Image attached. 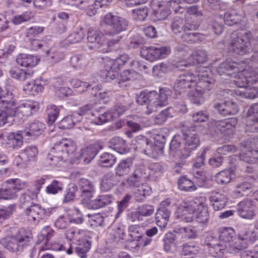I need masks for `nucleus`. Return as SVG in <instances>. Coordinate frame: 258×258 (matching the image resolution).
I'll use <instances>...</instances> for the list:
<instances>
[{
    "label": "nucleus",
    "instance_id": "09e8293b",
    "mask_svg": "<svg viewBox=\"0 0 258 258\" xmlns=\"http://www.w3.org/2000/svg\"><path fill=\"white\" fill-rule=\"evenodd\" d=\"M236 94L243 98L253 99L258 97V89L246 86L242 90L237 91Z\"/></svg>",
    "mask_w": 258,
    "mask_h": 258
},
{
    "label": "nucleus",
    "instance_id": "4d7b16f0",
    "mask_svg": "<svg viewBox=\"0 0 258 258\" xmlns=\"http://www.w3.org/2000/svg\"><path fill=\"white\" fill-rule=\"evenodd\" d=\"M163 241L164 249L166 252H168L175 244L176 235L173 233L168 232L165 234Z\"/></svg>",
    "mask_w": 258,
    "mask_h": 258
},
{
    "label": "nucleus",
    "instance_id": "4c0bfd02",
    "mask_svg": "<svg viewBox=\"0 0 258 258\" xmlns=\"http://www.w3.org/2000/svg\"><path fill=\"white\" fill-rule=\"evenodd\" d=\"M91 245V242L87 239L78 240L76 252L81 258H86L87 253L90 250Z\"/></svg>",
    "mask_w": 258,
    "mask_h": 258
},
{
    "label": "nucleus",
    "instance_id": "5701e85b",
    "mask_svg": "<svg viewBox=\"0 0 258 258\" xmlns=\"http://www.w3.org/2000/svg\"><path fill=\"white\" fill-rule=\"evenodd\" d=\"M165 205H169L168 202H162L161 206L158 209L156 215L155 220L157 224L160 227H165L169 221L170 216V211L165 207Z\"/></svg>",
    "mask_w": 258,
    "mask_h": 258
},
{
    "label": "nucleus",
    "instance_id": "2f4dec72",
    "mask_svg": "<svg viewBox=\"0 0 258 258\" xmlns=\"http://www.w3.org/2000/svg\"><path fill=\"white\" fill-rule=\"evenodd\" d=\"M243 18L242 13L235 9H230L225 12L224 20L225 24L228 26H232L241 21Z\"/></svg>",
    "mask_w": 258,
    "mask_h": 258
},
{
    "label": "nucleus",
    "instance_id": "ddd939ff",
    "mask_svg": "<svg viewBox=\"0 0 258 258\" xmlns=\"http://www.w3.org/2000/svg\"><path fill=\"white\" fill-rule=\"evenodd\" d=\"M169 53V49L165 46L144 47L141 51V56L150 61L165 58Z\"/></svg>",
    "mask_w": 258,
    "mask_h": 258
},
{
    "label": "nucleus",
    "instance_id": "a211bd4d",
    "mask_svg": "<svg viewBox=\"0 0 258 258\" xmlns=\"http://www.w3.org/2000/svg\"><path fill=\"white\" fill-rule=\"evenodd\" d=\"M241 64L232 61L231 59H228L225 61L221 63L217 68V72L220 75L225 74L227 76L235 75L242 69Z\"/></svg>",
    "mask_w": 258,
    "mask_h": 258
},
{
    "label": "nucleus",
    "instance_id": "49530a36",
    "mask_svg": "<svg viewBox=\"0 0 258 258\" xmlns=\"http://www.w3.org/2000/svg\"><path fill=\"white\" fill-rule=\"evenodd\" d=\"M240 159L245 162L253 164L256 162L258 159V151L251 150H247L240 154Z\"/></svg>",
    "mask_w": 258,
    "mask_h": 258
},
{
    "label": "nucleus",
    "instance_id": "3c124183",
    "mask_svg": "<svg viewBox=\"0 0 258 258\" xmlns=\"http://www.w3.org/2000/svg\"><path fill=\"white\" fill-rule=\"evenodd\" d=\"M136 75H137L136 72L133 70H125L120 74L119 78L117 79V83L119 87H125L126 86L125 83L133 79Z\"/></svg>",
    "mask_w": 258,
    "mask_h": 258
},
{
    "label": "nucleus",
    "instance_id": "20e7f679",
    "mask_svg": "<svg viewBox=\"0 0 258 258\" xmlns=\"http://www.w3.org/2000/svg\"><path fill=\"white\" fill-rule=\"evenodd\" d=\"M122 36H119L117 39L110 40L108 42L105 41L103 34L100 31L89 29L88 31V43L90 49H99L100 51L105 53L109 51H118L119 50V41Z\"/></svg>",
    "mask_w": 258,
    "mask_h": 258
},
{
    "label": "nucleus",
    "instance_id": "c9c22d12",
    "mask_svg": "<svg viewBox=\"0 0 258 258\" xmlns=\"http://www.w3.org/2000/svg\"><path fill=\"white\" fill-rule=\"evenodd\" d=\"M10 74L13 78L20 81H25L30 80L32 78L33 72L32 71L27 72L24 70L15 67L10 70Z\"/></svg>",
    "mask_w": 258,
    "mask_h": 258
},
{
    "label": "nucleus",
    "instance_id": "ea45409f",
    "mask_svg": "<svg viewBox=\"0 0 258 258\" xmlns=\"http://www.w3.org/2000/svg\"><path fill=\"white\" fill-rule=\"evenodd\" d=\"M207 52L204 50H198L193 52L189 56V63L192 65L202 63L207 60Z\"/></svg>",
    "mask_w": 258,
    "mask_h": 258
},
{
    "label": "nucleus",
    "instance_id": "6e6d98bb",
    "mask_svg": "<svg viewBox=\"0 0 258 258\" xmlns=\"http://www.w3.org/2000/svg\"><path fill=\"white\" fill-rule=\"evenodd\" d=\"M244 69L242 67V69L239 72H238L237 73L235 74L234 80V83L236 86H237L239 88H244L248 83L246 77H245L246 75H244L245 74Z\"/></svg>",
    "mask_w": 258,
    "mask_h": 258
},
{
    "label": "nucleus",
    "instance_id": "c85d7f7f",
    "mask_svg": "<svg viewBox=\"0 0 258 258\" xmlns=\"http://www.w3.org/2000/svg\"><path fill=\"white\" fill-rule=\"evenodd\" d=\"M174 232L184 239H194L198 237V231L195 227L188 226L176 228Z\"/></svg>",
    "mask_w": 258,
    "mask_h": 258
},
{
    "label": "nucleus",
    "instance_id": "f3484780",
    "mask_svg": "<svg viewBox=\"0 0 258 258\" xmlns=\"http://www.w3.org/2000/svg\"><path fill=\"white\" fill-rule=\"evenodd\" d=\"M213 107L218 113L223 116L234 115L239 110L237 104L230 101L216 102Z\"/></svg>",
    "mask_w": 258,
    "mask_h": 258
},
{
    "label": "nucleus",
    "instance_id": "39448f33",
    "mask_svg": "<svg viewBox=\"0 0 258 258\" xmlns=\"http://www.w3.org/2000/svg\"><path fill=\"white\" fill-rule=\"evenodd\" d=\"M31 234L21 230L14 237L3 238L0 243L10 251L15 252L31 247Z\"/></svg>",
    "mask_w": 258,
    "mask_h": 258
},
{
    "label": "nucleus",
    "instance_id": "79ce46f5",
    "mask_svg": "<svg viewBox=\"0 0 258 258\" xmlns=\"http://www.w3.org/2000/svg\"><path fill=\"white\" fill-rule=\"evenodd\" d=\"M251 191V184L248 182H243L237 185L233 193L236 197H242L248 195Z\"/></svg>",
    "mask_w": 258,
    "mask_h": 258
},
{
    "label": "nucleus",
    "instance_id": "6ab92c4d",
    "mask_svg": "<svg viewBox=\"0 0 258 258\" xmlns=\"http://www.w3.org/2000/svg\"><path fill=\"white\" fill-rule=\"evenodd\" d=\"M237 123V119L235 117H232L217 120L215 122L214 126L218 131L225 136H229L233 133L234 127Z\"/></svg>",
    "mask_w": 258,
    "mask_h": 258
},
{
    "label": "nucleus",
    "instance_id": "f704fd0d",
    "mask_svg": "<svg viewBox=\"0 0 258 258\" xmlns=\"http://www.w3.org/2000/svg\"><path fill=\"white\" fill-rule=\"evenodd\" d=\"M235 232L234 230L231 227H225L220 230L219 240L220 242L227 244V246L235 238Z\"/></svg>",
    "mask_w": 258,
    "mask_h": 258
},
{
    "label": "nucleus",
    "instance_id": "680f3d73",
    "mask_svg": "<svg viewBox=\"0 0 258 258\" xmlns=\"http://www.w3.org/2000/svg\"><path fill=\"white\" fill-rule=\"evenodd\" d=\"M150 188L147 186H142L139 187L135 191V199L137 202H143L147 196L150 194Z\"/></svg>",
    "mask_w": 258,
    "mask_h": 258
},
{
    "label": "nucleus",
    "instance_id": "f03ea898",
    "mask_svg": "<svg viewBox=\"0 0 258 258\" xmlns=\"http://www.w3.org/2000/svg\"><path fill=\"white\" fill-rule=\"evenodd\" d=\"M182 133L184 137V146L181 144V138L179 135H175L170 145V157H179L181 159L188 158L191 152L200 144V139L193 128L183 127Z\"/></svg>",
    "mask_w": 258,
    "mask_h": 258
},
{
    "label": "nucleus",
    "instance_id": "473e14b6",
    "mask_svg": "<svg viewBox=\"0 0 258 258\" xmlns=\"http://www.w3.org/2000/svg\"><path fill=\"white\" fill-rule=\"evenodd\" d=\"M238 236L248 244V243H253L258 238V232L254 229H251L247 226H243L241 228Z\"/></svg>",
    "mask_w": 258,
    "mask_h": 258
},
{
    "label": "nucleus",
    "instance_id": "4be33fe9",
    "mask_svg": "<svg viewBox=\"0 0 258 258\" xmlns=\"http://www.w3.org/2000/svg\"><path fill=\"white\" fill-rule=\"evenodd\" d=\"M209 200L215 211L223 209L226 205V196L223 191L214 190L212 191Z\"/></svg>",
    "mask_w": 258,
    "mask_h": 258
},
{
    "label": "nucleus",
    "instance_id": "603ef678",
    "mask_svg": "<svg viewBox=\"0 0 258 258\" xmlns=\"http://www.w3.org/2000/svg\"><path fill=\"white\" fill-rule=\"evenodd\" d=\"M85 36V32L82 28H76L67 38L66 41L70 43H75L81 41Z\"/></svg>",
    "mask_w": 258,
    "mask_h": 258
},
{
    "label": "nucleus",
    "instance_id": "a19ab883",
    "mask_svg": "<svg viewBox=\"0 0 258 258\" xmlns=\"http://www.w3.org/2000/svg\"><path fill=\"white\" fill-rule=\"evenodd\" d=\"M114 68L113 60H108L107 63L104 66V71L103 74L105 77L107 81L114 80L116 76H118L117 69Z\"/></svg>",
    "mask_w": 258,
    "mask_h": 258
},
{
    "label": "nucleus",
    "instance_id": "cd10ccee",
    "mask_svg": "<svg viewBox=\"0 0 258 258\" xmlns=\"http://www.w3.org/2000/svg\"><path fill=\"white\" fill-rule=\"evenodd\" d=\"M40 187H37L33 191L28 190L26 192L21 194L19 198L20 206L21 208H27V206L33 205L32 202L37 197Z\"/></svg>",
    "mask_w": 258,
    "mask_h": 258
},
{
    "label": "nucleus",
    "instance_id": "69168bd1",
    "mask_svg": "<svg viewBox=\"0 0 258 258\" xmlns=\"http://www.w3.org/2000/svg\"><path fill=\"white\" fill-rule=\"evenodd\" d=\"M149 172L150 173V177H157L162 174L164 170V167L160 163H155L151 164L148 168Z\"/></svg>",
    "mask_w": 258,
    "mask_h": 258
},
{
    "label": "nucleus",
    "instance_id": "a878e982",
    "mask_svg": "<svg viewBox=\"0 0 258 258\" xmlns=\"http://www.w3.org/2000/svg\"><path fill=\"white\" fill-rule=\"evenodd\" d=\"M23 132L18 131L17 133H10L7 136V145L15 150L19 149L23 144Z\"/></svg>",
    "mask_w": 258,
    "mask_h": 258
},
{
    "label": "nucleus",
    "instance_id": "c03bdc74",
    "mask_svg": "<svg viewBox=\"0 0 258 258\" xmlns=\"http://www.w3.org/2000/svg\"><path fill=\"white\" fill-rule=\"evenodd\" d=\"M38 153V149L35 145L27 146L21 153L23 158L26 162L34 161Z\"/></svg>",
    "mask_w": 258,
    "mask_h": 258
},
{
    "label": "nucleus",
    "instance_id": "e2e57ef3",
    "mask_svg": "<svg viewBox=\"0 0 258 258\" xmlns=\"http://www.w3.org/2000/svg\"><path fill=\"white\" fill-rule=\"evenodd\" d=\"M116 157L108 153H104L100 157V162L102 166L111 167L116 161Z\"/></svg>",
    "mask_w": 258,
    "mask_h": 258
},
{
    "label": "nucleus",
    "instance_id": "1a4fd4ad",
    "mask_svg": "<svg viewBox=\"0 0 258 258\" xmlns=\"http://www.w3.org/2000/svg\"><path fill=\"white\" fill-rule=\"evenodd\" d=\"M27 182L19 179H11L6 181L2 188H0L2 199L10 200L17 197L18 192L26 187Z\"/></svg>",
    "mask_w": 258,
    "mask_h": 258
},
{
    "label": "nucleus",
    "instance_id": "8fccbe9b",
    "mask_svg": "<svg viewBox=\"0 0 258 258\" xmlns=\"http://www.w3.org/2000/svg\"><path fill=\"white\" fill-rule=\"evenodd\" d=\"M174 110L172 107H168L162 110L154 118L155 124H162L165 122L167 118L173 116Z\"/></svg>",
    "mask_w": 258,
    "mask_h": 258
},
{
    "label": "nucleus",
    "instance_id": "9d476101",
    "mask_svg": "<svg viewBox=\"0 0 258 258\" xmlns=\"http://www.w3.org/2000/svg\"><path fill=\"white\" fill-rule=\"evenodd\" d=\"M104 24L110 28V34H118L126 30L128 21L124 18L113 15L106 14L103 19Z\"/></svg>",
    "mask_w": 258,
    "mask_h": 258
},
{
    "label": "nucleus",
    "instance_id": "864d4df0",
    "mask_svg": "<svg viewBox=\"0 0 258 258\" xmlns=\"http://www.w3.org/2000/svg\"><path fill=\"white\" fill-rule=\"evenodd\" d=\"M182 253L183 255L196 254L200 251V247L195 242H186L182 245Z\"/></svg>",
    "mask_w": 258,
    "mask_h": 258
},
{
    "label": "nucleus",
    "instance_id": "412c9836",
    "mask_svg": "<svg viewBox=\"0 0 258 258\" xmlns=\"http://www.w3.org/2000/svg\"><path fill=\"white\" fill-rule=\"evenodd\" d=\"M247 126L253 133H258V103L253 104L247 112Z\"/></svg>",
    "mask_w": 258,
    "mask_h": 258
},
{
    "label": "nucleus",
    "instance_id": "052dcab7",
    "mask_svg": "<svg viewBox=\"0 0 258 258\" xmlns=\"http://www.w3.org/2000/svg\"><path fill=\"white\" fill-rule=\"evenodd\" d=\"M63 185L62 182L57 180H53L51 183L46 187V192L48 194L55 195L62 190Z\"/></svg>",
    "mask_w": 258,
    "mask_h": 258
},
{
    "label": "nucleus",
    "instance_id": "72a5a7b5",
    "mask_svg": "<svg viewBox=\"0 0 258 258\" xmlns=\"http://www.w3.org/2000/svg\"><path fill=\"white\" fill-rule=\"evenodd\" d=\"M133 165L132 158H128L121 160L115 169V173L117 176H122L127 174L131 171Z\"/></svg>",
    "mask_w": 258,
    "mask_h": 258
},
{
    "label": "nucleus",
    "instance_id": "dca6fc26",
    "mask_svg": "<svg viewBox=\"0 0 258 258\" xmlns=\"http://www.w3.org/2000/svg\"><path fill=\"white\" fill-rule=\"evenodd\" d=\"M196 75L197 77V81L194 87L197 91L203 94L206 90L209 91L212 88L215 81L212 78L209 77L207 71Z\"/></svg>",
    "mask_w": 258,
    "mask_h": 258
},
{
    "label": "nucleus",
    "instance_id": "f257e3e1",
    "mask_svg": "<svg viewBox=\"0 0 258 258\" xmlns=\"http://www.w3.org/2000/svg\"><path fill=\"white\" fill-rule=\"evenodd\" d=\"M103 148L101 143L96 142L82 149L80 152H76L77 147L74 141L64 138L55 143L47 155L46 161L49 165L57 166L60 162L68 160L74 163L83 158L84 162L88 164Z\"/></svg>",
    "mask_w": 258,
    "mask_h": 258
},
{
    "label": "nucleus",
    "instance_id": "f8f14e48",
    "mask_svg": "<svg viewBox=\"0 0 258 258\" xmlns=\"http://www.w3.org/2000/svg\"><path fill=\"white\" fill-rule=\"evenodd\" d=\"M197 81V76L192 73H186L181 74L174 83V90L179 94L184 93L187 89L195 86Z\"/></svg>",
    "mask_w": 258,
    "mask_h": 258
},
{
    "label": "nucleus",
    "instance_id": "0eeeda50",
    "mask_svg": "<svg viewBox=\"0 0 258 258\" xmlns=\"http://www.w3.org/2000/svg\"><path fill=\"white\" fill-rule=\"evenodd\" d=\"M11 116L20 119H25L35 114L39 109L38 102L33 100H28L18 106L14 101L8 103L5 106Z\"/></svg>",
    "mask_w": 258,
    "mask_h": 258
},
{
    "label": "nucleus",
    "instance_id": "e433bc0d",
    "mask_svg": "<svg viewBox=\"0 0 258 258\" xmlns=\"http://www.w3.org/2000/svg\"><path fill=\"white\" fill-rule=\"evenodd\" d=\"M91 115L92 118L91 122L95 125H102L112 120L108 111L103 113H99L98 111L91 112Z\"/></svg>",
    "mask_w": 258,
    "mask_h": 258
},
{
    "label": "nucleus",
    "instance_id": "7c9ffc66",
    "mask_svg": "<svg viewBox=\"0 0 258 258\" xmlns=\"http://www.w3.org/2000/svg\"><path fill=\"white\" fill-rule=\"evenodd\" d=\"M17 63L24 67H34L39 62L37 56L27 54H20L16 59Z\"/></svg>",
    "mask_w": 258,
    "mask_h": 258
},
{
    "label": "nucleus",
    "instance_id": "5fc2aeb1",
    "mask_svg": "<svg viewBox=\"0 0 258 258\" xmlns=\"http://www.w3.org/2000/svg\"><path fill=\"white\" fill-rule=\"evenodd\" d=\"M129 236L135 240H140L143 237L142 228L139 225H132L128 227Z\"/></svg>",
    "mask_w": 258,
    "mask_h": 258
},
{
    "label": "nucleus",
    "instance_id": "de8ad7c7",
    "mask_svg": "<svg viewBox=\"0 0 258 258\" xmlns=\"http://www.w3.org/2000/svg\"><path fill=\"white\" fill-rule=\"evenodd\" d=\"M133 174L142 182L148 180L150 177L149 169L144 165L136 166Z\"/></svg>",
    "mask_w": 258,
    "mask_h": 258
},
{
    "label": "nucleus",
    "instance_id": "9b49d317",
    "mask_svg": "<svg viewBox=\"0 0 258 258\" xmlns=\"http://www.w3.org/2000/svg\"><path fill=\"white\" fill-rule=\"evenodd\" d=\"M52 210L51 209H45L38 204H33L27 206L24 213L29 221L37 224L40 220L49 217Z\"/></svg>",
    "mask_w": 258,
    "mask_h": 258
},
{
    "label": "nucleus",
    "instance_id": "7ed1b4c3",
    "mask_svg": "<svg viewBox=\"0 0 258 258\" xmlns=\"http://www.w3.org/2000/svg\"><path fill=\"white\" fill-rule=\"evenodd\" d=\"M171 91L167 88L160 89L159 93L156 91L146 92L142 91L136 98L139 105H145L148 109V114L157 111L158 107L166 105L170 98Z\"/></svg>",
    "mask_w": 258,
    "mask_h": 258
},
{
    "label": "nucleus",
    "instance_id": "338daca9",
    "mask_svg": "<svg viewBox=\"0 0 258 258\" xmlns=\"http://www.w3.org/2000/svg\"><path fill=\"white\" fill-rule=\"evenodd\" d=\"M203 95V94L199 91H197L195 89V90L189 91L188 98L193 104L199 105L202 104L204 101Z\"/></svg>",
    "mask_w": 258,
    "mask_h": 258
},
{
    "label": "nucleus",
    "instance_id": "c756f323",
    "mask_svg": "<svg viewBox=\"0 0 258 258\" xmlns=\"http://www.w3.org/2000/svg\"><path fill=\"white\" fill-rule=\"evenodd\" d=\"M82 117L78 113L75 112L72 115L65 116L59 123L58 127L62 130L72 128L78 122H80Z\"/></svg>",
    "mask_w": 258,
    "mask_h": 258
},
{
    "label": "nucleus",
    "instance_id": "a18cd8bd",
    "mask_svg": "<svg viewBox=\"0 0 258 258\" xmlns=\"http://www.w3.org/2000/svg\"><path fill=\"white\" fill-rule=\"evenodd\" d=\"M56 235V232L49 226L44 227L38 236L39 239L41 240H45V245L48 244L51 239Z\"/></svg>",
    "mask_w": 258,
    "mask_h": 258
},
{
    "label": "nucleus",
    "instance_id": "bb28decb",
    "mask_svg": "<svg viewBox=\"0 0 258 258\" xmlns=\"http://www.w3.org/2000/svg\"><path fill=\"white\" fill-rule=\"evenodd\" d=\"M108 147L120 154H125L129 151L125 141L119 137L111 139L108 142Z\"/></svg>",
    "mask_w": 258,
    "mask_h": 258
},
{
    "label": "nucleus",
    "instance_id": "37998d69",
    "mask_svg": "<svg viewBox=\"0 0 258 258\" xmlns=\"http://www.w3.org/2000/svg\"><path fill=\"white\" fill-rule=\"evenodd\" d=\"M70 63L74 68L80 70L87 65L88 61L84 55L76 54L71 57Z\"/></svg>",
    "mask_w": 258,
    "mask_h": 258
},
{
    "label": "nucleus",
    "instance_id": "774afa93",
    "mask_svg": "<svg viewBox=\"0 0 258 258\" xmlns=\"http://www.w3.org/2000/svg\"><path fill=\"white\" fill-rule=\"evenodd\" d=\"M33 13L30 11H27L21 15H18L14 17L13 22L15 25H19L22 22L29 21L33 18Z\"/></svg>",
    "mask_w": 258,
    "mask_h": 258
},
{
    "label": "nucleus",
    "instance_id": "58836bf2",
    "mask_svg": "<svg viewBox=\"0 0 258 258\" xmlns=\"http://www.w3.org/2000/svg\"><path fill=\"white\" fill-rule=\"evenodd\" d=\"M210 254L215 257L220 258L223 256L226 249H228L227 244L222 242L217 244L209 243Z\"/></svg>",
    "mask_w": 258,
    "mask_h": 258
},
{
    "label": "nucleus",
    "instance_id": "b1692460",
    "mask_svg": "<svg viewBox=\"0 0 258 258\" xmlns=\"http://www.w3.org/2000/svg\"><path fill=\"white\" fill-rule=\"evenodd\" d=\"M119 179L115 173L108 172L102 178L100 183V189L102 191H108L116 185Z\"/></svg>",
    "mask_w": 258,
    "mask_h": 258
},
{
    "label": "nucleus",
    "instance_id": "4468645a",
    "mask_svg": "<svg viewBox=\"0 0 258 258\" xmlns=\"http://www.w3.org/2000/svg\"><path fill=\"white\" fill-rule=\"evenodd\" d=\"M79 188L81 191L80 196L84 203L86 204L93 197L95 187L93 183L86 178H81L78 182Z\"/></svg>",
    "mask_w": 258,
    "mask_h": 258
},
{
    "label": "nucleus",
    "instance_id": "13d9d810",
    "mask_svg": "<svg viewBox=\"0 0 258 258\" xmlns=\"http://www.w3.org/2000/svg\"><path fill=\"white\" fill-rule=\"evenodd\" d=\"M179 189L183 191H194L197 189L193 182L185 177H181L178 182Z\"/></svg>",
    "mask_w": 258,
    "mask_h": 258
},
{
    "label": "nucleus",
    "instance_id": "393cba45",
    "mask_svg": "<svg viewBox=\"0 0 258 258\" xmlns=\"http://www.w3.org/2000/svg\"><path fill=\"white\" fill-rule=\"evenodd\" d=\"M45 129V124L39 121H35L23 131V134L26 137L35 139L41 135Z\"/></svg>",
    "mask_w": 258,
    "mask_h": 258
},
{
    "label": "nucleus",
    "instance_id": "2eb2a0df",
    "mask_svg": "<svg viewBox=\"0 0 258 258\" xmlns=\"http://www.w3.org/2000/svg\"><path fill=\"white\" fill-rule=\"evenodd\" d=\"M254 202L251 199H245L237 205L238 214L242 218L250 219L255 216Z\"/></svg>",
    "mask_w": 258,
    "mask_h": 258
},
{
    "label": "nucleus",
    "instance_id": "bf43d9fd",
    "mask_svg": "<svg viewBox=\"0 0 258 258\" xmlns=\"http://www.w3.org/2000/svg\"><path fill=\"white\" fill-rule=\"evenodd\" d=\"M231 172L229 170H222L217 174L216 181L218 184H224L229 183L231 180Z\"/></svg>",
    "mask_w": 258,
    "mask_h": 258
},
{
    "label": "nucleus",
    "instance_id": "6e6552de",
    "mask_svg": "<svg viewBox=\"0 0 258 258\" xmlns=\"http://www.w3.org/2000/svg\"><path fill=\"white\" fill-rule=\"evenodd\" d=\"M251 38V34L249 32L239 34L232 33L229 49L239 55H243L249 52L250 50Z\"/></svg>",
    "mask_w": 258,
    "mask_h": 258
},
{
    "label": "nucleus",
    "instance_id": "aec40b11",
    "mask_svg": "<svg viewBox=\"0 0 258 258\" xmlns=\"http://www.w3.org/2000/svg\"><path fill=\"white\" fill-rule=\"evenodd\" d=\"M234 240L235 241L233 240L228 245V251L230 253L237 256L244 257L245 255L247 254L244 251V249L248 246L247 242L243 241L239 236L237 238H235Z\"/></svg>",
    "mask_w": 258,
    "mask_h": 258
},
{
    "label": "nucleus",
    "instance_id": "423d86ee",
    "mask_svg": "<svg viewBox=\"0 0 258 258\" xmlns=\"http://www.w3.org/2000/svg\"><path fill=\"white\" fill-rule=\"evenodd\" d=\"M205 197H199L192 200L184 203V214L187 213L195 215L196 221L199 223H204L209 220V215L208 208L206 204Z\"/></svg>",
    "mask_w": 258,
    "mask_h": 258
},
{
    "label": "nucleus",
    "instance_id": "0e129e2a",
    "mask_svg": "<svg viewBox=\"0 0 258 258\" xmlns=\"http://www.w3.org/2000/svg\"><path fill=\"white\" fill-rule=\"evenodd\" d=\"M127 107L126 105L121 104H116L112 108L108 111L110 114L112 119L119 117L123 112L125 111Z\"/></svg>",
    "mask_w": 258,
    "mask_h": 258
}]
</instances>
